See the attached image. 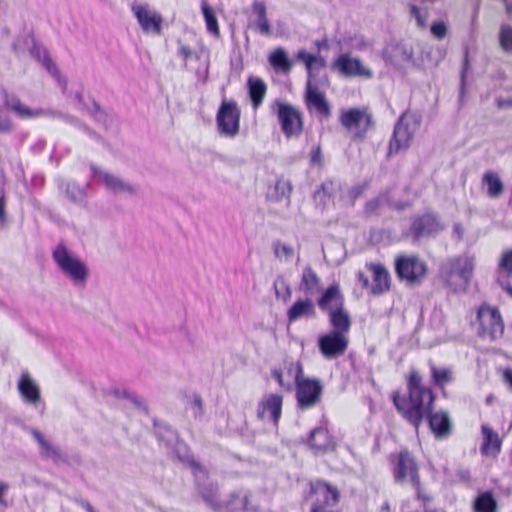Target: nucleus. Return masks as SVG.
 Masks as SVG:
<instances>
[{
    "instance_id": "obj_1",
    "label": "nucleus",
    "mask_w": 512,
    "mask_h": 512,
    "mask_svg": "<svg viewBox=\"0 0 512 512\" xmlns=\"http://www.w3.org/2000/svg\"><path fill=\"white\" fill-rule=\"evenodd\" d=\"M407 387L408 396L396 392L393 403L398 412L418 428L424 417L430 414L435 397L429 388L422 385V378L415 370L409 373Z\"/></svg>"
},
{
    "instance_id": "obj_2",
    "label": "nucleus",
    "mask_w": 512,
    "mask_h": 512,
    "mask_svg": "<svg viewBox=\"0 0 512 512\" xmlns=\"http://www.w3.org/2000/svg\"><path fill=\"white\" fill-rule=\"evenodd\" d=\"M473 272V260L468 256H461L446 263L441 269L442 278L453 290L465 289Z\"/></svg>"
},
{
    "instance_id": "obj_3",
    "label": "nucleus",
    "mask_w": 512,
    "mask_h": 512,
    "mask_svg": "<svg viewBox=\"0 0 512 512\" xmlns=\"http://www.w3.org/2000/svg\"><path fill=\"white\" fill-rule=\"evenodd\" d=\"M54 259L61 271L75 285H84L88 277V269L77 256L65 247L59 246L54 251Z\"/></svg>"
},
{
    "instance_id": "obj_4",
    "label": "nucleus",
    "mask_w": 512,
    "mask_h": 512,
    "mask_svg": "<svg viewBox=\"0 0 512 512\" xmlns=\"http://www.w3.org/2000/svg\"><path fill=\"white\" fill-rule=\"evenodd\" d=\"M91 170L94 180L114 195L135 196L139 191V187L136 184L111 171L95 166H92Z\"/></svg>"
},
{
    "instance_id": "obj_5",
    "label": "nucleus",
    "mask_w": 512,
    "mask_h": 512,
    "mask_svg": "<svg viewBox=\"0 0 512 512\" xmlns=\"http://www.w3.org/2000/svg\"><path fill=\"white\" fill-rule=\"evenodd\" d=\"M273 107L285 136L298 137L303 128L300 112L292 105L280 101H276Z\"/></svg>"
},
{
    "instance_id": "obj_6",
    "label": "nucleus",
    "mask_w": 512,
    "mask_h": 512,
    "mask_svg": "<svg viewBox=\"0 0 512 512\" xmlns=\"http://www.w3.org/2000/svg\"><path fill=\"white\" fill-rule=\"evenodd\" d=\"M418 128L416 119L412 116H402L395 126L394 136L390 142V153H398L410 146Z\"/></svg>"
},
{
    "instance_id": "obj_7",
    "label": "nucleus",
    "mask_w": 512,
    "mask_h": 512,
    "mask_svg": "<svg viewBox=\"0 0 512 512\" xmlns=\"http://www.w3.org/2000/svg\"><path fill=\"white\" fill-rule=\"evenodd\" d=\"M398 276L408 284H416L422 281L426 275V265L415 256H404L396 262Z\"/></svg>"
},
{
    "instance_id": "obj_8",
    "label": "nucleus",
    "mask_w": 512,
    "mask_h": 512,
    "mask_svg": "<svg viewBox=\"0 0 512 512\" xmlns=\"http://www.w3.org/2000/svg\"><path fill=\"white\" fill-rule=\"evenodd\" d=\"M240 112L236 104L224 101L217 114L218 129L228 137L235 136L239 131Z\"/></svg>"
},
{
    "instance_id": "obj_9",
    "label": "nucleus",
    "mask_w": 512,
    "mask_h": 512,
    "mask_svg": "<svg viewBox=\"0 0 512 512\" xmlns=\"http://www.w3.org/2000/svg\"><path fill=\"white\" fill-rule=\"evenodd\" d=\"M481 334L490 339H496L503 334L504 325L497 309L492 307H481L478 311Z\"/></svg>"
},
{
    "instance_id": "obj_10",
    "label": "nucleus",
    "mask_w": 512,
    "mask_h": 512,
    "mask_svg": "<svg viewBox=\"0 0 512 512\" xmlns=\"http://www.w3.org/2000/svg\"><path fill=\"white\" fill-rule=\"evenodd\" d=\"M296 386V397L301 408L313 407L320 401L322 385L318 380L304 377Z\"/></svg>"
},
{
    "instance_id": "obj_11",
    "label": "nucleus",
    "mask_w": 512,
    "mask_h": 512,
    "mask_svg": "<svg viewBox=\"0 0 512 512\" xmlns=\"http://www.w3.org/2000/svg\"><path fill=\"white\" fill-rule=\"evenodd\" d=\"M348 346L346 335L339 332H330L319 339V349L328 359L343 355Z\"/></svg>"
},
{
    "instance_id": "obj_12",
    "label": "nucleus",
    "mask_w": 512,
    "mask_h": 512,
    "mask_svg": "<svg viewBox=\"0 0 512 512\" xmlns=\"http://www.w3.org/2000/svg\"><path fill=\"white\" fill-rule=\"evenodd\" d=\"M341 123L354 137H361L369 127L370 116L365 110L350 109L342 113Z\"/></svg>"
},
{
    "instance_id": "obj_13",
    "label": "nucleus",
    "mask_w": 512,
    "mask_h": 512,
    "mask_svg": "<svg viewBox=\"0 0 512 512\" xmlns=\"http://www.w3.org/2000/svg\"><path fill=\"white\" fill-rule=\"evenodd\" d=\"M132 10L145 32L157 35L161 33V15L152 10L148 5L134 4Z\"/></svg>"
},
{
    "instance_id": "obj_14",
    "label": "nucleus",
    "mask_w": 512,
    "mask_h": 512,
    "mask_svg": "<svg viewBox=\"0 0 512 512\" xmlns=\"http://www.w3.org/2000/svg\"><path fill=\"white\" fill-rule=\"evenodd\" d=\"M395 478L398 482H410L413 486H418L419 477L417 473V466L414 459L408 452H401L399 454Z\"/></svg>"
},
{
    "instance_id": "obj_15",
    "label": "nucleus",
    "mask_w": 512,
    "mask_h": 512,
    "mask_svg": "<svg viewBox=\"0 0 512 512\" xmlns=\"http://www.w3.org/2000/svg\"><path fill=\"white\" fill-rule=\"evenodd\" d=\"M283 398L278 394H268L260 401L257 415L262 420L277 423L282 409Z\"/></svg>"
},
{
    "instance_id": "obj_16",
    "label": "nucleus",
    "mask_w": 512,
    "mask_h": 512,
    "mask_svg": "<svg viewBox=\"0 0 512 512\" xmlns=\"http://www.w3.org/2000/svg\"><path fill=\"white\" fill-rule=\"evenodd\" d=\"M305 101L309 110H315L323 117L330 116V106L325 95L310 80L306 86Z\"/></svg>"
},
{
    "instance_id": "obj_17",
    "label": "nucleus",
    "mask_w": 512,
    "mask_h": 512,
    "mask_svg": "<svg viewBox=\"0 0 512 512\" xmlns=\"http://www.w3.org/2000/svg\"><path fill=\"white\" fill-rule=\"evenodd\" d=\"M368 270L372 274L373 284L371 285V292L375 295H380L390 289L391 278L388 270L380 263L367 264Z\"/></svg>"
},
{
    "instance_id": "obj_18",
    "label": "nucleus",
    "mask_w": 512,
    "mask_h": 512,
    "mask_svg": "<svg viewBox=\"0 0 512 512\" xmlns=\"http://www.w3.org/2000/svg\"><path fill=\"white\" fill-rule=\"evenodd\" d=\"M497 282L512 296V249L502 253L497 270Z\"/></svg>"
},
{
    "instance_id": "obj_19",
    "label": "nucleus",
    "mask_w": 512,
    "mask_h": 512,
    "mask_svg": "<svg viewBox=\"0 0 512 512\" xmlns=\"http://www.w3.org/2000/svg\"><path fill=\"white\" fill-rule=\"evenodd\" d=\"M336 65L343 74L348 76L371 78L373 75L372 71L366 68L359 59L351 58L348 55L340 56Z\"/></svg>"
},
{
    "instance_id": "obj_20",
    "label": "nucleus",
    "mask_w": 512,
    "mask_h": 512,
    "mask_svg": "<svg viewBox=\"0 0 512 512\" xmlns=\"http://www.w3.org/2000/svg\"><path fill=\"white\" fill-rule=\"evenodd\" d=\"M318 306L328 313L343 307L344 300L338 285L328 287L318 299Z\"/></svg>"
},
{
    "instance_id": "obj_21",
    "label": "nucleus",
    "mask_w": 512,
    "mask_h": 512,
    "mask_svg": "<svg viewBox=\"0 0 512 512\" xmlns=\"http://www.w3.org/2000/svg\"><path fill=\"white\" fill-rule=\"evenodd\" d=\"M286 374L282 371H274L273 376L278 381L279 385L287 390L292 388V385L297 384L300 379H303L302 366L298 362H290L286 365Z\"/></svg>"
},
{
    "instance_id": "obj_22",
    "label": "nucleus",
    "mask_w": 512,
    "mask_h": 512,
    "mask_svg": "<svg viewBox=\"0 0 512 512\" xmlns=\"http://www.w3.org/2000/svg\"><path fill=\"white\" fill-rule=\"evenodd\" d=\"M313 493L316 496L315 503H324L329 508H334L340 500L339 491L326 482H318L313 487Z\"/></svg>"
},
{
    "instance_id": "obj_23",
    "label": "nucleus",
    "mask_w": 512,
    "mask_h": 512,
    "mask_svg": "<svg viewBox=\"0 0 512 512\" xmlns=\"http://www.w3.org/2000/svg\"><path fill=\"white\" fill-rule=\"evenodd\" d=\"M6 106L23 119H30L48 115L44 109H31L23 104L16 96L5 93Z\"/></svg>"
},
{
    "instance_id": "obj_24",
    "label": "nucleus",
    "mask_w": 512,
    "mask_h": 512,
    "mask_svg": "<svg viewBox=\"0 0 512 512\" xmlns=\"http://www.w3.org/2000/svg\"><path fill=\"white\" fill-rule=\"evenodd\" d=\"M292 189L290 180L280 177L269 187L267 197L273 202H284L285 205H288Z\"/></svg>"
},
{
    "instance_id": "obj_25",
    "label": "nucleus",
    "mask_w": 512,
    "mask_h": 512,
    "mask_svg": "<svg viewBox=\"0 0 512 512\" xmlns=\"http://www.w3.org/2000/svg\"><path fill=\"white\" fill-rule=\"evenodd\" d=\"M18 389L22 397L28 403L36 404L39 402L40 388L29 373L25 372L21 375L18 383Z\"/></svg>"
},
{
    "instance_id": "obj_26",
    "label": "nucleus",
    "mask_w": 512,
    "mask_h": 512,
    "mask_svg": "<svg viewBox=\"0 0 512 512\" xmlns=\"http://www.w3.org/2000/svg\"><path fill=\"white\" fill-rule=\"evenodd\" d=\"M315 315V306L312 300L299 299L287 311L288 321L295 322L302 318H310Z\"/></svg>"
},
{
    "instance_id": "obj_27",
    "label": "nucleus",
    "mask_w": 512,
    "mask_h": 512,
    "mask_svg": "<svg viewBox=\"0 0 512 512\" xmlns=\"http://www.w3.org/2000/svg\"><path fill=\"white\" fill-rule=\"evenodd\" d=\"M309 445L315 453L332 451L335 447V443L323 428H317L311 432Z\"/></svg>"
},
{
    "instance_id": "obj_28",
    "label": "nucleus",
    "mask_w": 512,
    "mask_h": 512,
    "mask_svg": "<svg viewBox=\"0 0 512 512\" xmlns=\"http://www.w3.org/2000/svg\"><path fill=\"white\" fill-rule=\"evenodd\" d=\"M483 445L481 452L486 456L496 457L501 450V439L488 425H482Z\"/></svg>"
},
{
    "instance_id": "obj_29",
    "label": "nucleus",
    "mask_w": 512,
    "mask_h": 512,
    "mask_svg": "<svg viewBox=\"0 0 512 512\" xmlns=\"http://www.w3.org/2000/svg\"><path fill=\"white\" fill-rule=\"evenodd\" d=\"M441 228L442 227L436 217L431 214H427L416 219L412 225V230L416 236L429 235L437 232Z\"/></svg>"
},
{
    "instance_id": "obj_30",
    "label": "nucleus",
    "mask_w": 512,
    "mask_h": 512,
    "mask_svg": "<svg viewBox=\"0 0 512 512\" xmlns=\"http://www.w3.org/2000/svg\"><path fill=\"white\" fill-rule=\"evenodd\" d=\"M385 57L395 66H402L411 61L412 51L403 45H394L388 47L385 51Z\"/></svg>"
},
{
    "instance_id": "obj_31",
    "label": "nucleus",
    "mask_w": 512,
    "mask_h": 512,
    "mask_svg": "<svg viewBox=\"0 0 512 512\" xmlns=\"http://www.w3.org/2000/svg\"><path fill=\"white\" fill-rule=\"evenodd\" d=\"M319 282L317 274L310 267H307L303 270L299 288L306 295L312 296L318 291Z\"/></svg>"
},
{
    "instance_id": "obj_32",
    "label": "nucleus",
    "mask_w": 512,
    "mask_h": 512,
    "mask_svg": "<svg viewBox=\"0 0 512 512\" xmlns=\"http://www.w3.org/2000/svg\"><path fill=\"white\" fill-rule=\"evenodd\" d=\"M269 62L276 70L284 73H288L293 66V62L283 48L275 49L269 56Z\"/></svg>"
},
{
    "instance_id": "obj_33",
    "label": "nucleus",
    "mask_w": 512,
    "mask_h": 512,
    "mask_svg": "<svg viewBox=\"0 0 512 512\" xmlns=\"http://www.w3.org/2000/svg\"><path fill=\"white\" fill-rule=\"evenodd\" d=\"M248 88L253 106L254 108H257L262 103L265 97L266 85L261 79L250 77L248 80Z\"/></svg>"
},
{
    "instance_id": "obj_34",
    "label": "nucleus",
    "mask_w": 512,
    "mask_h": 512,
    "mask_svg": "<svg viewBox=\"0 0 512 512\" xmlns=\"http://www.w3.org/2000/svg\"><path fill=\"white\" fill-rule=\"evenodd\" d=\"M329 315L331 323L335 328L333 332H339L345 335L350 328V319L348 313L342 307L340 309L330 312Z\"/></svg>"
},
{
    "instance_id": "obj_35",
    "label": "nucleus",
    "mask_w": 512,
    "mask_h": 512,
    "mask_svg": "<svg viewBox=\"0 0 512 512\" xmlns=\"http://www.w3.org/2000/svg\"><path fill=\"white\" fill-rule=\"evenodd\" d=\"M483 183L487 186L490 197L497 198L503 193V183L497 173L489 171L483 176Z\"/></svg>"
},
{
    "instance_id": "obj_36",
    "label": "nucleus",
    "mask_w": 512,
    "mask_h": 512,
    "mask_svg": "<svg viewBox=\"0 0 512 512\" xmlns=\"http://www.w3.org/2000/svg\"><path fill=\"white\" fill-rule=\"evenodd\" d=\"M426 417L429 418V424L431 429L438 435H444L449 430V418L445 413H434L429 414Z\"/></svg>"
},
{
    "instance_id": "obj_37",
    "label": "nucleus",
    "mask_w": 512,
    "mask_h": 512,
    "mask_svg": "<svg viewBox=\"0 0 512 512\" xmlns=\"http://www.w3.org/2000/svg\"><path fill=\"white\" fill-rule=\"evenodd\" d=\"M201 7L208 31L214 37L218 38L220 36V30L213 9L207 1H203Z\"/></svg>"
},
{
    "instance_id": "obj_38",
    "label": "nucleus",
    "mask_w": 512,
    "mask_h": 512,
    "mask_svg": "<svg viewBox=\"0 0 512 512\" xmlns=\"http://www.w3.org/2000/svg\"><path fill=\"white\" fill-rule=\"evenodd\" d=\"M297 58H298V60L305 63L306 68L309 73V77L312 76L314 70L324 67V61L321 57L311 55L308 52H306L305 50L299 51L297 54Z\"/></svg>"
},
{
    "instance_id": "obj_39",
    "label": "nucleus",
    "mask_w": 512,
    "mask_h": 512,
    "mask_svg": "<svg viewBox=\"0 0 512 512\" xmlns=\"http://www.w3.org/2000/svg\"><path fill=\"white\" fill-rule=\"evenodd\" d=\"M273 251L275 257L281 262L291 261L295 255L293 246L281 241L273 244Z\"/></svg>"
},
{
    "instance_id": "obj_40",
    "label": "nucleus",
    "mask_w": 512,
    "mask_h": 512,
    "mask_svg": "<svg viewBox=\"0 0 512 512\" xmlns=\"http://www.w3.org/2000/svg\"><path fill=\"white\" fill-rule=\"evenodd\" d=\"M31 54L33 57L38 59L39 61L43 62L44 67L47 69V71L54 77L57 76V68L53 64V62L50 60L47 51L40 47L39 45L34 44Z\"/></svg>"
},
{
    "instance_id": "obj_41",
    "label": "nucleus",
    "mask_w": 512,
    "mask_h": 512,
    "mask_svg": "<svg viewBox=\"0 0 512 512\" xmlns=\"http://www.w3.org/2000/svg\"><path fill=\"white\" fill-rule=\"evenodd\" d=\"M496 501L491 493H483L475 501L476 512H496Z\"/></svg>"
},
{
    "instance_id": "obj_42",
    "label": "nucleus",
    "mask_w": 512,
    "mask_h": 512,
    "mask_svg": "<svg viewBox=\"0 0 512 512\" xmlns=\"http://www.w3.org/2000/svg\"><path fill=\"white\" fill-rule=\"evenodd\" d=\"M432 379L436 386L444 387L447 383H450L453 379L451 370L447 368L431 367Z\"/></svg>"
},
{
    "instance_id": "obj_43",
    "label": "nucleus",
    "mask_w": 512,
    "mask_h": 512,
    "mask_svg": "<svg viewBox=\"0 0 512 512\" xmlns=\"http://www.w3.org/2000/svg\"><path fill=\"white\" fill-rule=\"evenodd\" d=\"M499 42L503 50L512 51V27L502 25L499 33Z\"/></svg>"
},
{
    "instance_id": "obj_44",
    "label": "nucleus",
    "mask_w": 512,
    "mask_h": 512,
    "mask_svg": "<svg viewBox=\"0 0 512 512\" xmlns=\"http://www.w3.org/2000/svg\"><path fill=\"white\" fill-rule=\"evenodd\" d=\"M226 506L233 510H248V497L247 495L232 494L230 500L226 502Z\"/></svg>"
},
{
    "instance_id": "obj_45",
    "label": "nucleus",
    "mask_w": 512,
    "mask_h": 512,
    "mask_svg": "<svg viewBox=\"0 0 512 512\" xmlns=\"http://www.w3.org/2000/svg\"><path fill=\"white\" fill-rule=\"evenodd\" d=\"M410 15L415 18L417 26L421 29H425L427 27V18L428 13L423 12L419 7L414 4H411L409 7Z\"/></svg>"
},
{
    "instance_id": "obj_46",
    "label": "nucleus",
    "mask_w": 512,
    "mask_h": 512,
    "mask_svg": "<svg viewBox=\"0 0 512 512\" xmlns=\"http://www.w3.org/2000/svg\"><path fill=\"white\" fill-rule=\"evenodd\" d=\"M431 33L437 39H443L447 34V26L444 22H434L431 26Z\"/></svg>"
},
{
    "instance_id": "obj_47",
    "label": "nucleus",
    "mask_w": 512,
    "mask_h": 512,
    "mask_svg": "<svg viewBox=\"0 0 512 512\" xmlns=\"http://www.w3.org/2000/svg\"><path fill=\"white\" fill-rule=\"evenodd\" d=\"M256 26L259 32L263 35L269 36L271 34V28L266 15L257 17Z\"/></svg>"
},
{
    "instance_id": "obj_48",
    "label": "nucleus",
    "mask_w": 512,
    "mask_h": 512,
    "mask_svg": "<svg viewBox=\"0 0 512 512\" xmlns=\"http://www.w3.org/2000/svg\"><path fill=\"white\" fill-rule=\"evenodd\" d=\"M202 496L204 500L214 509L218 510L221 508V505L215 501L214 497V488L211 487L210 491H202Z\"/></svg>"
},
{
    "instance_id": "obj_49",
    "label": "nucleus",
    "mask_w": 512,
    "mask_h": 512,
    "mask_svg": "<svg viewBox=\"0 0 512 512\" xmlns=\"http://www.w3.org/2000/svg\"><path fill=\"white\" fill-rule=\"evenodd\" d=\"M311 512H339L334 510V508H329L324 505V503H314L311 509Z\"/></svg>"
},
{
    "instance_id": "obj_50",
    "label": "nucleus",
    "mask_w": 512,
    "mask_h": 512,
    "mask_svg": "<svg viewBox=\"0 0 512 512\" xmlns=\"http://www.w3.org/2000/svg\"><path fill=\"white\" fill-rule=\"evenodd\" d=\"M253 12L257 15V17L266 15V7L263 2H255L253 4Z\"/></svg>"
},
{
    "instance_id": "obj_51",
    "label": "nucleus",
    "mask_w": 512,
    "mask_h": 512,
    "mask_svg": "<svg viewBox=\"0 0 512 512\" xmlns=\"http://www.w3.org/2000/svg\"><path fill=\"white\" fill-rule=\"evenodd\" d=\"M35 438L38 440V442L41 444V446L46 449L47 451L50 450V446L48 443L44 440V438L40 435V433L35 432L34 433Z\"/></svg>"
},
{
    "instance_id": "obj_52",
    "label": "nucleus",
    "mask_w": 512,
    "mask_h": 512,
    "mask_svg": "<svg viewBox=\"0 0 512 512\" xmlns=\"http://www.w3.org/2000/svg\"><path fill=\"white\" fill-rule=\"evenodd\" d=\"M8 490V485L6 483L0 482V505H5V501L3 499V494Z\"/></svg>"
},
{
    "instance_id": "obj_53",
    "label": "nucleus",
    "mask_w": 512,
    "mask_h": 512,
    "mask_svg": "<svg viewBox=\"0 0 512 512\" xmlns=\"http://www.w3.org/2000/svg\"><path fill=\"white\" fill-rule=\"evenodd\" d=\"M180 54L184 57V58H188L191 56V50L189 47L187 46H182L180 48Z\"/></svg>"
},
{
    "instance_id": "obj_54",
    "label": "nucleus",
    "mask_w": 512,
    "mask_h": 512,
    "mask_svg": "<svg viewBox=\"0 0 512 512\" xmlns=\"http://www.w3.org/2000/svg\"><path fill=\"white\" fill-rule=\"evenodd\" d=\"M504 379L512 388V370H506L504 372Z\"/></svg>"
},
{
    "instance_id": "obj_55",
    "label": "nucleus",
    "mask_w": 512,
    "mask_h": 512,
    "mask_svg": "<svg viewBox=\"0 0 512 512\" xmlns=\"http://www.w3.org/2000/svg\"><path fill=\"white\" fill-rule=\"evenodd\" d=\"M358 278H359V281L362 283V285L364 287H368L369 286V280H368V278L363 273L360 272L358 274Z\"/></svg>"
},
{
    "instance_id": "obj_56",
    "label": "nucleus",
    "mask_w": 512,
    "mask_h": 512,
    "mask_svg": "<svg viewBox=\"0 0 512 512\" xmlns=\"http://www.w3.org/2000/svg\"><path fill=\"white\" fill-rule=\"evenodd\" d=\"M5 221V216H4V208H3V199H1L0 201V225H2Z\"/></svg>"
},
{
    "instance_id": "obj_57",
    "label": "nucleus",
    "mask_w": 512,
    "mask_h": 512,
    "mask_svg": "<svg viewBox=\"0 0 512 512\" xmlns=\"http://www.w3.org/2000/svg\"><path fill=\"white\" fill-rule=\"evenodd\" d=\"M8 129H9V123L8 122H4V123L0 124V131H5V130H8Z\"/></svg>"
},
{
    "instance_id": "obj_58",
    "label": "nucleus",
    "mask_w": 512,
    "mask_h": 512,
    "mask_svg": "<svg viewBox=\"0 0 512 512\" xmlns=\"http://www.w3.org/2000/svg\"><path fill=\"white\" fill-rule=\"evenodd\" d=\"M506 11L508 14L512 15V3L506 5Z\"/></svg>"
},
{
    "instance_id": "obj_59",
    "label": "nucleus",
    "mask_w": 512,
    "mask_h": 512,
    "mask_svg": "<svg viewBox=\"0 0 512 512\" xmlns=\"http://www.w3.org/2000/svg\"><path fill=\"white\" fill-rule=\"evenodd\" d=\"M198 472H195V475H196V478L197 479H200V475L199 474H204L203 471L200 469V468H197Z\"/></svg>"
},
{
    "instance_id": "obj_60",
    "label": "nucleus",
    "mask_w": 512,
    "mask_h": 512,
    "mask_svg": "<svg viewBox=\"0 0 512 512\" xmlns=\"http://www.w3.org/2000/svg\"><path fill=\"white\" fill-rule=\"evenodd\" d=\"M354 190H356L357 195L360 194V192H361L360 188H358V187H356Z\"/></svg>"
},
{
    "instance_id": "obj_61",
    "label": "nucleus",
    "mask_w": 512,
    "mask_h": 512,
    "mask_svg": "<svg viewBox=\"0 0 512 512\" xmlns=\"http://www.w3.org/2000/svg\"><path fill=\"white\" fill-rule=\"evenodd\" d=\"M275 287H277V284H275ZM276 294L279 296L278 288H276Z\"/></svg>"
},
{
    "instance_id": "obj_62",
    "label": "nucleus",
    "mask_w": 512,
    "mask_h": 512,
    "mask_svg": "<svg viewBox=\"0 0 512 512\" xmlns=\"http://www.w3.org/2000/svg\"><path fill=\"white\" fill-rule=\"evenodd\" d=\"M89 512H95L91 507L89 508Z\"/></svg>"
}]
</instances>
